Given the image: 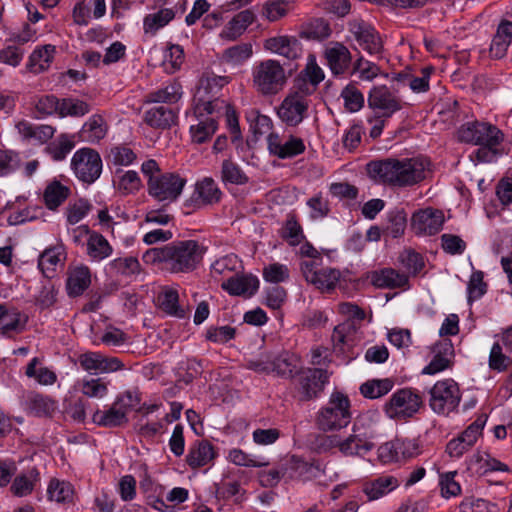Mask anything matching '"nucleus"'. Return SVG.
Instances as JSON below:
<instances>
[{
    "label": "nucleus",
    "mask_w": 512,
    "mask_h": 512,
    "mask_svg": "<svg viewBox=\"0 0 512 512\" xmlns=\"http://www.w3.org/2000/svg\"><path fill=\"white\" fill-rule=\"evenodd\" d=\"M430 163L422 157L386 158L370 161L368 176L375 182L396 187L413 186L425 179Z\"/></svg>",
    "instance_id": "nucleus-1"
},
{
    "label": "nucleus",
    "mask_w": 512,
    "mask_h": 512,
    "mask_svg": "<svg viewBox=\"0 0 512 512\" xmlns=\"http://www.w3.org/2000/svg\"><path fill=\"white\" fill-rule=\"evenodd\" d=\"M458 137L462 142L479 146L471 155V158L479 163L494 162L502 155L500 145L504 134L488 122H468L461 126Z\"/></svg>",
    "instance_id": "nucleus-2"
},
{
    "label": "nucleus",
    "mask_w": 512,
    "mask_h": 512,
    "mask_svg": "<svg viewBox=\"0 0 512 512\" xmlns=\"http://www.w3.org/2000/svg\"><path fill=\"white\" fill-rule=\"evenodd\" d=\"M211 81H215V79H202L195 97L194 114L197 119V123L191 125L190 134L193 143L196 144L207 142L215 134L218 128V123L214 117V114L216 108L224 106L223 100H206L203 98L202 91L206 92L207 88L210 86Z\"/></svg>",
    "instance_id": "nucleus-3"
},
{
    "label": "nucleus",
    "mask_w": 512,
    "mask_h": 512,
    "mask_svg": "<svg viewBox=\"0 0 512 512\" xmlns=\"http://www.w3.org/2000/svg\"><path fill=\"white\" fill-rule=\"evenodd\" d=\"M300 357L290 351H265L246 363L248 369L283 379L294 378L301 369Z\"/></svg>",
    "instance_id": "nucleus-4"
},
{
    "label": "nucleus",
    "mask_w": 512,
    "mask_h": 512,
    "mask_svg": "<svg viewBox=\"0 0 512 512\" xmlns=\"http://www.w3.org/2000/svg\"><path fill=\"white\" fill-rule=\"evenodd\" d=\"M401 266L406 272L393 268H381L366 273V279L378 289L404 288L408 285V275H417L425 267L424 258H401Z\"/></svg>",
    "instance_id": "nucleus-5"
},
{
    "label": "nucleus",
    "mask_w": 512,
    "mask_h": 512,
    "mask_svg": "<svg viewBox=\"0 0 512 512\" xmlns=\"http://www.w3.org/2000/svg\"><path fill=\"white\" fill-rule=\"evenodd\" d=\"M252 81L253 87L260 95L273 96L284 88L287 76L279 61L266 59L254 65Z\"/></svg>",
    "instance_id": "nucleus-6"
},
{
    "label": "nucleus",
    "mask_w": 512,
    "mask_h": 512,
    "mask_svg": "<svg viewBox=\"0 0 512 512\" xmlns=\"http://www.w3.org/2000/svg\"><path fill=\"white\" fill-rule=\"evenodd\" d=\"M350 421L349 398L339 391L331 394L329 401L319 410L316 417L318 428L324 432L345 428Z\"/></svg>",
    "instance_id": "nucleus-7"
},
{
    "label": "nucleus",
    "mask_w": 512,
    "mask_h": 512,
    "mask_svg": "<svg viewBox=\"0 0 512 512\" xmlns=\"http://www.w3.org/2000/svg\"><path fill=\"white\" fill-rule=\"evenodd\" d=\"M422 397L411 388H402L394 392L384 404L383 410L390 419L402 421L413 417L422 405Z\"/></svg>",
    "instance_id": "nucleus-8"
},
{
    "label": "nucleus",
    "mask_w": 512,
    "mask_h": 512,
    "mask_svg": "<svg viewBox=\"0 0 512 512\" xmlns=\"http://www.w3.org/2000/svg\"><path fill=\"white\" fill-rule=\"evenodd\" d=\"M430 408L439 415H448L457 409L461 401V392L453 379L437 381L429 391Z\"/></svg>",
    "instance_id": "nucleus-9"
},
{
    "label": "nucleus",
    "mask_w": 512,
    "mask_h": 512,
    "mask_svg": "<svg viewBox=\"0 0 512 512\" xmlns=\"http://www.w3.org/2000/svg\"><path fill=\"white\" fill-rule=\"evenodd\" d=\"M70 166L79 181L90 185L100 177L103 163L96 150L84 147L73 154Z\"/></svg>",
    "instance_id": "nucleus-10"
},
{
    "label": "nucleus",
    "mask_w": 512,
    "mask_h": 512,
    "mask_svg": "<svg viewBox=\"0 0 512 512\" xmlns=\"http://www.w3.org/2000/svg\"><path fill=\"white\" fill-rule=\"evenodd\" d=\"M308 95L296 90L289 93L277 108V116L287 127H298L307 117L310 100Z\"/></svg>",
    "instance_id": "nucleus-11"
},
{
    "label": "nucleus",
    "mask_w": 512,
    "mask_h": 512,
    "mask_svg": "<svg viewBox=\"0 0 512 512\" xmlns=\"http://www.w3.org/2000/svg\"><path fill=\"white\" fill-rule=\"evenodd\" d=\"M301 271L308 283L320 290L330 291L335 288L340 279V271L324 267L321 258H310L301 263Z\"/></svg>",
    "instance_id": "nucleus-12"
},
{
    "label": "nucleus",
    "mask_w": 512,
    "mask_h": 512,
    "mask_svg": "<svg viewBox=\"0 0 512 512\" xmlns=\"http://www.w3.org/2000/svg\"><path fill=\"white\" fill-rule=\"evenodd\" d=\"M312 466L297 456H291L284 463L276 468L261 471L258 475L259 481L264 487L277 485L284 477L293 479L302 477L311 470Z\"/></svg>",
    "instance_id": "nucleus-13"
},
{
    "label": "nucleus",
    "mask_w": 512,
    "mask_h": 512,
    "mask_svg": "<svg viewBox=\"0 0 512 512\" xmlns=\"http://www.w3.org/2000/svg\"><path fill=\"white\" fill-rule=\"evenodd\" d=\"M368 106L378 118H390L402 109L401 99L387 86H374L368 94Z\"/></svg>",
    "instance_id": "nucleus-14"
},
{
    "label": "nucleus",
    "mask_w": 512,
    "mask_h": 512,
    "mask_svg": "<svg viewBox=\"0 0 512 512\" xmlns=\"http://www.w3.org/2000/svg\"><path fill=\"white\" fill-rule=\"evenodd\" d=\"M186 182V179L177 173H163L151 182L148 192L158 201H175L181 195Z\"/></svg>",
    "instance_id": "nucleus-15"
},
{
    "label": "nucleus",
    "mask_w": 512,
    "mask_h": 512,
    "mask_svg": "<svg viewBox=\"0 0 512 512\" xmlns=\"http://www.w3.org/2000/svg\"><path fill=\"white\" fill-rule=\"evenodd\" d=\"M348 31L357 44L370 55L379 54L383 45L379 33L368 22L352 19L348 22Z\"/></svg>",
    "instance_id": "nucleus-16"
},
{
    "label": "nucleus",
    "mask_w": 512,
    "mask_h": 512,
    "mask_svg": "<svg viewBox=\"0 0 512 512\" xmlns=\"http://www.w3.org/2000/svg\"><path fill=\"white\" fill-rule=\"evenodd\" d=\"M486 421L487 416L480 415L458 437L451 439L446 446L448 455L453 458H460L469 451L481 436Z\"/></svg>",
    "instance_id": "nucleus-17"
},
{
    "label": "nucleus",
    "mask_w": 512,
    "mask_h": 512,
    "mask_svg": "<svg viewBox=\"0 0 512 512\" xmlns=\"http://www.w3.org/2000/svg\"><path fill=\"white\" fill-rule=\"evenodd\" d=\"M296 376H298L297 390L302 401L316 398L323 391L329 379L328 372L320 368L306 370L301 368Z\"/></svg>",
    "instance_id": "nucleus-18"
},
{
    "label": "nucleus",
    "mask_w": 512,
    "mask_h": 512,
    "mask_svg": "<svg viewBox=\"0 0 512 512\" xmlns=\"http://www.w3.org/2000/svg\"><path fill=\"white\" fill-rule=\"evenodd\" d=\"M209 252V243L206 240L175 241L161 250L149 249L143 256H202Z\"/></svg>",
    "instance_id": "nucleus-19"
},
{
    "label": "nucleus",
    "mask_w": 512,
    "mask_h": 512,
    "mask_svg": "<svg viewBox=\"0 0 512 512\" xmlns=\"http://www.w3.org/2000/svg\"><path fill=\"white\" fill-rule=\"evenodd\" d=\"M222 195L223 193L216 181L211 177H204L196 182L192 196L184 205L193 208L213 205L221 200Z\"/></svg>",
    "instance_id": "nucleus-20"
},
{
    "label": "nucleus",
    "mask_w": 512,
    "mask_h": 512,
    "mask_svg": "<svg viewBox=\"0 0 512 512\" xmlns=\"http://www.w3.org/2000/svg\"><path fill=\"white\" fill-rule=\"evenodd\" d=\"M267 146L270 154L279 159H290L305 152L306 146L302 138L289 135L283 142L277 133H269Z\"/></svg>",
    "instance_id": "nucleus-21"
},
{
    "label": "nucleus",
    "mask_w": 512,
    "mask_h": 512,
    "mask_svg": "<svg viewBox=\"0 0 512 512\" xmlns=\"http://www.w3.org/2000/svg\"><path fill=\"white\" fill-rule=\"evenodd\" d=\"M324 77V71L317 64L316 57L313 54H309L305 68L295 79V87L298 91L311 95L324 80Z\"/></svg>",
    "instance_id": "nucleus-22"
},
{
    "label": "nucleus",
    "mask_w": 512,
    "mask_h": 512,
    "mask_svg": "<svg viewBox=\"0 0 512 512\" xmlns=\"http://www.w3.org/2000/svg\"><path fill=\"white\" fill-rule=\"evenodd\" d=\"M326 63L334 76L345 74L352 61L349 49L341 42H329L324 50Z\"/></svg>",
    "instance_id": "nucleus-23"
},
{
    "label": "nucleus",
    "mask_w": 512,
    "mask_h": 512,
    "mask_svg": "<svg viewBox=\"0 0 512 512\" xmlns=\"http://www.w3.org/2000/svg\"><path fill=\"white\" fill-rule=\"evenodd\" d=\"M443 223V212L433 208L420 210L412 216V229L418 235H434L441 230Z\"/></svg>",
    "instance_id": "nucleus-24"
},
{
    "label": "nucleus",
    "mask_w": 512,
    "mask_h": 512,
    "mask_svg": "<svg viewBox=\"0 0 512 512\" xmlns=\"http://www.w3.org/2000/svg\"><path fill=\"white\" fill-rule=\"evenodd\" d=\"M264 49L289 60L298 59L303 53V46L300 40L295 36L289 35L275 36L266 39Z\"/></svg>",
    "instance_id": "nucleus-25"
},
{
    "label": "nucleus",
    "mask_w": 512,
    "mask_h": 512,
    "mask_svg": "<svg viewBox=\"0 0 512 512\" xmlns=\"http://www.w3.org/2000/svg\"><path fill=\"white\" fill-rule=\"evenodd\" d=\"M326 441L329 443V446L337 447L347 457L363 456L374 448V443L360 439L354 432H351L344 439L338 436H328Z\"/></svg>",
    "instance_id": "nucleus-26"
},
{
    "label": "nucleus",
    "mask_w": 512,
    "mask_h": 512,
    "mask_svg": "<svg viewBox=\"0 0 512 512\" xmlns=\"http://www.w3.org/2000/svg\"><path fill=\"white\" fill-rule=\"evenodd\" d=\"M281 236L289 242L290 245H300V256H319L318 251L307 241H304V234L301 225L295 217H289L281 229Z\"/></svg>",
    "instance_id": "nucleus-27"
},
{
    "label": "nucleus",
    "mask_w": 512,
    "mask_h": 512,
    "mask_svg": "<svg viewBox=\"0 0 512 512\" xmlns=\"http://www.w3.org/2000/svg\"><path fill=\"white\" fill-rule=\"evenodd\" d=\"M468 469L478 476H486L491 472H509L508 465L492 457L488 452L477 451L467 460Z\"/></svg>",
    "instance_id": "nucleus-28"
},
{
    "label": "nucleus",
    "mask_w": 512,
    "mask_h": 512,
    "mask_svg": "<svg viewBox=\"0 0 512 512\" xmlns=\"http://www.w3.org/2000/svg\"><path fill=\"white\" fill-rule=\"evenodd\" d=\"M221 287L230 295L251 297L259 288V280L252 274L232 276L224 281Z\"/></svg>",
    "instance_id": "nucleus-29"
},
{
    "label": "nucleus",
    "mask_w": 512,
    "mask_h": 512,
    "mask_svg": "<svg viewBox=\"0 0 512 512\" xmlns=\"http://www.w3.org/2000/svg\"><path fill=\"white\" fill-rule=\"evenodd\" d=\"M389 453V460H399L400 458H412L420 453L419 445L415 439L397 438L394 441L386 443L380 448V454L384 457Z\"/></svg>",
    "instance_id": "nucleus-30"
},
{
    "label": "nucleus",
    "mask_w": 512,
    "mask_h": 512,
    "mask_svg": "<svg viewBox=\"0 0 512 512\" xmlns=\"http://www.w3.org/2000/svg\"><path fill=\"white\" fill-rule=\"evenodd\" d=\"M255 20L252 10L246 9L237 13L221 30L220 38L226 41H235Z\"/></svg>",
    "instance_id": "nucleus-31"
},
{
    "label": "nucleus",
    "mask_w": 512,
    "mask_h": 512,
    "mask_svg": "<svg viewBox=\"0 0 512 512\" xmlns=\"http://www.w3.org/2000/svg\"><path fill=\"white\" fill-rule=\"evenodd\" d=\"M399 486V481L394 476H381L362 486V492L367 501L378 500Z\"/></svg>",
    "instance_id": "nucleus-32"
},
{
    "label": "nucleus",
    "mask_w": 512,
    "mask_h": 512,
    "mask_svg": "<svg viewBox=\"0 0 512 512\" xmlns=\"http://www.w3.org/2000/svg\"><path fill=\"white\" fill-rule=\"evenodd\" d=\"M215 457L213 445L207 440H200L190 447L186 462L191 468H198L209 464Z\"/></svg>",
    "instance_id": "nucleus-33"
},
{
    "label": "nucleus",
    "mask_w": 512,
    "mask_h": 512,
    "mask_svg": "<svg viewBox=\"0 0 512 512\" xmlns=\"http://www.w3.org/2000/svg\"><path fill=\"white\" fill-rule=\"evenodd\" d=\"M177 121V113L166 106H156L144 114V122L155 129H168Z\"/></svg>",
    "instance_id": "nucleus-34"
},
{
    "label": "nucleus",
    "mask_w": 512,
    "mask_h": 512,
    "mask_svg": "<svg viewBox=\"0 0 512 512\" xmlns=\"http://www.w3.org/2000/svg\"><path fill=\"white\" fill-rule=\"evenodd\" d=\"M55 53L56 47L52 44L37 46L28 58L27 69L34 74L46 71L50 67Z\"/></svg>",
    "instance_id": "nucleus-35"
},
{
    "label": "nucleus",
    "mask_w": 512,
    "mask_h": 512,
    "mask_svg": "<svg viewBox=\"0 0 512 512\" xmlns=\"http://www.w3.org/2000/svg\"><path fill=\"white\" fill-rule=\"evenodd\" d=\"M128 413L116 401L106 410H97L93 414V421L102 427H119L128 422Z\"/></svg>",
    "instance_id": "nucleus-36"
},
{
    "label": "nucleus",
    "mask_w": 512,
    "mask_h": 512,
    "mask_svg": "<svg viewBox=\"0 0 512 512\" xmlns=\"http://www.w3.org/2000/svg\"><path fill=\"white\" fill-rule=\"evenodd\" d=\"M40 479L38 468L32 467L14 478L10 491L16 497L28 496L33 492Z\"/></svg>",
    "instance_id": "nucleus-37"
},
{
    "label": "nucleus",
    "mask_w": 512,
    "mask_h": 512,
    "mask_svg": "<svg viewBox=\"0 0 512 512\" xmlns=\"http://www.w3.org/2000/svg\"><path fill=\"white\" fill-rule=\"evenodd\" d=\"M157 304L166 314L183 319L186 317V310L179 305L178 291L172 287H163L157 295Z\"/></svg>",
    "instance_id": "nucleus-38"
},
{
    "label": "nucleus",
    "mask_w": 512,
    "mask_h": 512,
    "mask_svg": "<svg viewBox=\"0 0 512 512\" xmlns=\"http://www.w3.org/2000/svg\"><path fill=\"white\" fill-rule=\"evenodd\" d=\"M27 317L17 309H8L3 305V315L0 316V333L11 337L22 332L25 328Z\"/></svg>",
    "instance_id": "nucleus-39"
},
{
    "label": "nucleus",
    "mask_w": 512,
    "mask_h": 512,
    "mask_svg": "<svg viewBox=\"0 0 512 512\" xmlns=\"http://www.w3.org/2000/svg\"><path fill=\"white\" fill-rule=\"evenodd\" d=\"M378 414L365 412L359 415L353 423L352 432L366 442L374 443L377 436Z\"/></svg>",
    "instance_id": "nucleus-40"
},
{
    "label": "nucleus",
    "mask_w": 512,
    "mask_h": 512,
    "mask_svg": "<svg viewBox=\"0 0 512 512\" xmlns=\"http://www.w3.org/2000/svg\"><path fill=\"white\" fill-rule=\"evenodd\" d=\"M435 355L430 363L422 370L423 374L434 375L449 368L453 358V346L450 342L437 345Z\"/></svg>",
    "instance_id": "nucleus-41"
},
{
    "label": "nucleus",
    "mask_w": 512,
    "mask_h": 512,
    "mask_svg": "<svg viewBox=\"0 0 512 512\" xmlns=\"http://www.w3.org/2000/svg\"><path fill=\"white\" fill-rule=\"evenodd\" d=\"M512 41V22L503 20L498 25L496 34L492 39L490 53L492 57L501 59L506 55Z\"/></svg>",
    "instance_id": "nucleus-42"
},
{
    "label": "nucleus",
    "mask_w": 512,
    "mask_h": 512,
    "mask_svg": "<svg viewBox=\"0 0 512 512\" xmlns=\"http://www.w3.org/2000/svg\"><path fill=\"white\" fill-rule=\"evenodd\" d=\"M26 404L30 413L37 417L52 416L58 408V404L54 399L40 393L29 395Z\"/></svg>",
    "instance_id": "nucleus-43"
},
{
    "label": "nucleus",
    "mask_w": 512,
    "mask_h": 512,
    "mask_svg": "<svg viewBox=\"0 0 512 512\" xmlns=\"http://www.w3.org/2000/svg\"><path fill=\"white\" fill-rule=\"evenodd\" d=\"M199 260L200 258H152V264L171 273L190 272L197 267Z\"/></svg>",
    "instance_id": "nucleus-44"
},
{
    "label": "nucleus",
    "mask_w": 512,
    "mask_h": 512,
    "mask_svg": "<svg viewBox=\"0 0 512 512\" xmlns=\"http://www.w3.org/2000/svg\"><path fill=\"white\" fill-rule=\"evenodd\" d=\"M16 128L24 138L34 139L39 143H46L55 133V128L50 125H34L25 120L18 122Z\"/></svg>",
    "instance_id": "nucleus-45"
},
{
    "label": "nucleus",
    "mask_w": 512,
    "mask_h": 512,
    "mask_svg": "<svg viewBox=\"0 0 512 512\" xmlns=\"http://www.w3.org/2000/svg\"><path fill=\"white\" fill-rule=\"evenodd\" d=\"M75 147L74 137L68 134H60L55 140L50 142L45 148L44 152L53 161L59 162L66 159L68 154Z\"/></svg>",
    "instance_id": "nucleus-46"
},
{
    "label": "nucleus",
    "mask_w": 512,
    "mask_h": 512,
    "mask_svg": "<svg viewBox=\"0 0 512 512\" xmlns=\"http://www.w3.org/2000/svg\"><path fill=\"white\" fill-rule=\"evenodd\" d=\"M331 34L329 23L322 18H316L303 24L299 30V37L307 40L322 41L329 38Z\"/></svg>",
    "instance_id": "nucleus-47"
},
{
    "label": "nucleus",
    "mask_w": 512,
    "mask_h": 512,
    "mask_svg": "<svg viewBox=\"0 0 512 512\" xmlns=\"http://www.w3.org/2000/svg\"><path fill=\"white\" fill-rule=\"evenodd\" d=\"M181 85L177 82H172L163 88L152 91L145 95L143 102L145 104L151 103H176L182 95Z\"/></svg>",
    "instance_id": "nucleus-48"
},
{
    "label": "nucleus",
    "mask_w": 512,
    "mask_h": 512,
    "mask_svg": "<svg viewBox=\"0 0 512 512\" xmlns=\"http://www.w3.org/2000/svg\"><path fill=\"white\" fill-rule=\"evenodd\" d=\"M74 487L66 481L52 478L47 486V498L56 503H70L73 500Z\"/></svg>",
    "instance_id": "nucleus-49"
},
{
    "label": "nucleus",
    "mask_w": 512,
    "mask_h": 512,
    "mask_svg": "<svg viewBox=\"0 0 512 512\" xmlns=\"http://www.w3.org/2000/svg\"><path fill=\"white\" fill-rule=\"evenodd\" d=\"M107 133L105 120L100 115H92L81 129V137L89 143H98Z\"/></svg>",
    "instance_id": "nucleus-50"
},
{
    "label": "nucleus",
    "mask_w": 512,
    "mask_h": 512,
    "mask_svg": "<svg viewBox=\"0 0 512 512\" xmlns=\"http://www.w3.org/2000/svg\"><path fill=\"white\" fill-rule=\"evenodd\" d=\"M220 178L224 185H245L249 177L242 168L231 159L223 160L221 164Z\"/></svg>",
    "instance_id": "nucleus-51"
},
{
    "label": "nucleus",
    "mask_w": 512,
    "mask_h": 512,
    "mask_svg": "<svg viewBox=\"0 0 512 512\" xmlns=\"http://www.w3.org/2000/svg\"><path fill=\"white\" fill-rule=\"evenodd\" d=\"M69 187L63 185L57 180L47 185L44 191V202L48 209H57L69 196Z\"/></svg>",
    "instance_id": "nucleus-52"
},
{
    "label": "nucleus",
    "mask_w": 512,
    "mask_h": 512,
    "mask_svg": "<svg viewBox=\"0 0 512 512\" xmlns=\"http://www.w3.org/2000/svg\"><path fill=\"white\" fill-rule=\"evenodd\" d=\"M40 363L38 357L32 358L26 366L25 375L33 378L36 382L43 386H51L57 381V375L48 367H37Z\"/></svg>",
    "instance_id": "nucleus-53"
},
{
    "label": "nucleus",
    "mask_w": 512,
    "mask_h": 512,
    "mask_svg": "<svg viewBox=\"0 0 512 512\" xmlns=\"http://www.w3.org/2000/svg\"><path fill=\"white\" fill-rule=\"evenodd\" d=\"M90 272L87 267H77L67 280V291L70 296H80L90 285Z\"/></svg>",
    "instance_id": "nucleus-54"
},
{
    "label": "nucleus",
    "mask_w": 512,
    "mask_h": 512,
    "mask_svg": "<svg viewBox=\"0 0 512 512\" xmlns=\"http://www.w3.org/2000/svg\"><path fill=\"white\" fill-rule=\"evenodd\" d=\"M393 388L390 379H373L360 386V392L365 398L376 399L386 395Z\"/></svg>",
    "instance_id": "nucleus-55"
},
{
    "label": "nucleus",
    "mask_w": 512,
    "mask_h": 512,
    "mask_svg": "<svg viewBox=\"0 0 512 512\" xmlns=\"http://www.w3.org/2000/svg\"><path fill=\"white\" fill-rule=\"evenodd\" d=\"M175 14L172 9H161L154 14H149L144 18L143 28L145 33L155 34L160 28L167 25Z\"/></svg>",
    "instance_id": "nucleus-56"
},
{
    "label": "nucleus",
    "mask_w": 512,
    "mask_h": 512,
    "mask_svg": "<svg viewBox=\"0 0 512 512\" xmlns=\"http://www.w3.org/2000/svg\"><path fill=\"white\" fill-rule=\"evenodd\" d=\"M60 105V117H82L91 111L89 103L77 98H63Z\"/></svg>",
    "instance_id": "nucleus-57"
},
{
    "label": "nucleus",
    "mask_w": 512,
    "mask_h": 512,
    "mask_svg": "<svg viewBox=\"0 0 512 512\" xmlns=\"http://www.w3.org/2000/svg\"><path fill=\"white\" fill-rule=\"evenodd\" d=\"M388 224L384 230L385 234L392 238H398L403 235L406 223L407 214L403 209H394L388 213Z\"/></svg>",
    "instance_id": "nucleus-58"
},
{
    "label": "nucleus",
    "mask_w": 512,
    "mask_h": 512,
    "mask_svg": "<svg viewBox=\"0 0 512 512\" xmlns=\"http://www.w3.org/2000/svg\"><path fill=\"white\" fill-rule=\"evenodd\" d=\"M253 54L252 44L241 43L224 50L223 59L227 63L240 65L248 60Z\"/></svg>",
    "instance_id": "nucleus-59"
},
{
    "label": "nucleus",
    "mask_w": 512,
    "mask_h": 512,
    "mask_svg": "<svg viewBox=\"0 0 512 512\" xmlns=\"http://www.w3.org/2000/svg\"><path fill=\"white\" fill-rule=\"evenodd\" d=\"M184 57V50L180 45L173 44L169 46L164 54V70L169 74L175 73L182 66Z\"/></svg>",
    "instance_id": "nucleus-60"
},
{
    "label": "nucleus",
    "mask_w": 512,
    "mask_h": 512,
    "mask_svg": "<svg viewBox=\"0 0 512 512\" xmlns=\"http://www.w3.org/2000/svg\"><path fill=\"white\" fill-rule=\"evenodd\" d=\"M344 107L349 112H357L364 106V96L354 84H348L341 92Z\"/></svg>",
    "instance_id": "nucleus-61"
},
{
    "label": "nucleus",
    "mask_w": 512,
    "mask_h": 512,
    "mask_svg": "<svg viewBox=\"0 0 512 512\" xmlns=\"http://www.w3.org/2000/svg\"><path fill=\"white\" fill-rule=\"evenodd\" d=\"M141 187L142 182L136 171L128 170L118 177L117 189L124 195L135 193Z\"/></svg>",
    "instance_id": "nucleus-62"
},
{
    "label": "nucleus",
    "mask_w": 512,
    "mask_h": 512,
    "mask_svg": "<svg viewBox=\"0 0 512 512\" xmlns=\"http://www.w3.org/2000/svg\"><path fill=\"white\" fill-rule=\"evenodd\" d=\"M21 158L12 150H0V177L7 176L19 169Z\"/></svg>",
    "instance_id": "nucleus-63"
},
{
    "label": "nucleus",
    "mask_w": 512,
    "mask_h": 512,
    "mask_svg": "<svg viewBox=\"0 0 512 512\" xmlns=\"http://www.w3.org/2000/svg\"><path fill=\"white\" fill-rule=\"evenodd\" d=\"M110 269L125 276L140 273L141 267L138 258H114L110 263Z\"/></svg>",
    "instance_id": "nucleus-64"
}]
</instances>
